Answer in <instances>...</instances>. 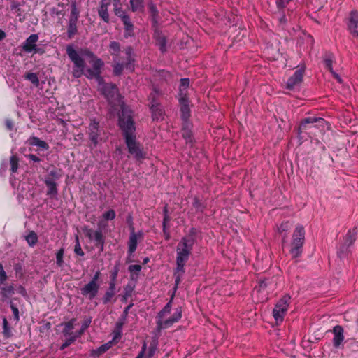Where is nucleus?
I'll use <instances>...</instances> for the list:
<instances>
[{
    "instance_id": "nucleus-41",
    "label": "nucleus",
    "mask_w": 358,
    "mask_h": 358,
    "mask_svg": "<svg viewBox=\"0 0 358 358\" xmlns=\"http://www.w3.org/2000/svg\"><path fill=\"white\" fill-rule=\"evenodd\" d=\"M114 344L113 341H110L108 343L102 345L97 349V352L99 354H102L109 350L113 345Z\"/></svg>"
},
{
    "instance_id": "nucleus-20",
    "label": "nucleus",
    "mask_w": 358,
    "mask_h": 358,
    "mask_svg": "<svg viewBox=\"0 0 358 358\" xmlns=\"http://www.w3.org/2000/svg\"><path fill=\"white\" fill-rule=\"evenodd\" d=\"M333 332L334 334L333 338L334 346L335 348H338L344 340L343 329L341 326L337 325L334 327Z\"/></svg>"
},
{
    "instance_id": "nucleus-42",
    "label": "nucleus",
    "mask_w": 358,
    "mask_h": 358,
    "mask_svg": "<svg viewBox=\"0 0 358 358\" xmlns=\"http://www.w3.org/2000/svg\"><path fill=\"white\" fill-rule=\"evenodd\" d=\"M333 58V55H329L324 60L326 68L329 70L330 72H333L334 71L332 68Z\"/></svg>"
},
{
    "instance_id": "nucleus-11",
    "label": "nucleus",
    "mask_w": 358,
    "mask_h": 358,
    "mask_svg": "<svg viewBox=\"0 0 358 358\" xmlns=\"http://www.w3.org/2000/svg\"><path fill=\"white\" fill-rule=\"evenodd\" d=\"M290 297L285 296L276 303L273 310V315L277 323L282 322L287 311Z\"/></svg>"
},
{
    "instance_id": "nucleus-39",
    "label": "nucleus",
    "mask_w": 358,
    "mask_h": 358,
    "mask_svg": "<svg viewBox=\"0 0 358 358\" xmlns=\"http://www.w3.org/2000/svg\"><path fill=\"white\" fill-rule=\"evenodd\" d=\"M37 240V235L34 232H31L29 235L26 236V241L28 243V244L31 246L34 245L36 243Z\"/></svg>"
},
{
    "instance_id": "nucleus-15",
    "label": "nucleus",
    "mask_w": 358,
    "mask_h": 358,
    "mask_svg": "<svg viewBox=\"0 0 358 358\" xmlns=\"http://www.w3.org/2000/svg\"><path fill=\"white\" fill-rule=\"evenodd\" d=\"M348 27L350 33L358 38V12L356 10L350 13Z\"/></svg>"
},
{
    "instance_id": "nucleus-33",
    "label": "nucleus",
    "mask_w": 358,
    "mask_h": 358,
    "mask_svg": "<svg viewBox=\"0 0 358 358\" xmlns=\"http://www.w3.org/2000/svg\"><path fill=\"white\" fill-rule=\"evenodd\" d=\"M130 4L134 12L140 11L143 8V0H130Z\"/></svg>"
},
{
    "instance_id": "nucleus-21",
    "label": "nucleus",
    "mask_w": 358,
    "mask_h": 358,
    "mask_svg": "<svg viewBox=\"0 0 358 358\" xmlns=\"http://www.w3.org/2000/svg\"><path fill=\"white\" fill-rule=\"evenodd\" d=\"M317 122L320 123V125H323L324 124L325 121L322 118H317V117H306V118L303 119L301 122L300 129H306V127H307V124H311V126L310 127L312 128V127H315L314 124L317 123Z\"/></svg>"
},
{
    "instance_id": "nucleus-28",
    "label": "nucleus",
    "mask_w": 358,
    "mask_h": 358,
    "mask_svg": "<svg viewBox=\"0 0 358 358\" xmlns=\"http://www.w3.org/2000/svg\"><path fill=\"white\" fill-rule=\"evenodd\" d=\"M356 234L357 231L355 229L348 231V233L346 234L345 237V245L346 246L348 247L354 243L356 238Z\"/></svg>"
},
{
    "instance_id": "nucleus-2",
    "label": "nucleus",
    "mask_w": 358,
    "mask_h": 358,
    "mask_svg": "<svg viewBox=\"0 0 358 358\" xmlns=\"http://www.w3.org/2000/svg\"><path fill=\"white\" fill-rule=\"evenodd\" d=\"M127 110H123V114L119 117V125L123 131L125 143L129 152L134 155L137 160L143 159L145 155L136 141L135 135V126L131 115H129Z\"/></svg>"
},
{
    "instance_id": "nucleus-18",
    "label": "nucleus",
    "mask_w": 358,
    "mask_h": 358,
    "mask_svg": "<svg viewBox=\"0 0 358 358\" xmlns=\"http://www.w3.org/2000/svg\"><path fill=\"white\" fill-rule=\"evenodd\" d=\"M178 100L180 105L181 117L183 123L188 122L187 120L190 116L188 99L179 98Z\"/></svg>"
},
{
    "instance_id": "nucleus-16",
    "label": "nucleus",
    "mask_w": 358,
    "mask_h": 358,
    "mask_svg": "<svg viewBox=\"0 0 358 358\" xmlns=\"http://www.w3.org/2000/svg\"><path fill=\"white\" fill-rule=\"evenodd\" d=\"M113 0H101L98 13L99 17L105 22H109L108 8L112 5Z\"/></svg>"
},
{
    "instance_id": "nucleus-40",
    "label": "nucleus",
    "mask_w": 358,
    "mask_h": 358,
    "mask_svg": "<svg viewBox=\"0 0 358 358\" xmlns=\"http://www.w3.org/2000/svg\"><path fill=\"white\" fill-rule=\"evenodd\" d=\"M350 356L352 358H358V342H353L350 345Z\"/></svg>"
},
{
    "instance_id": "nucleus-47",
    "label": "nucleus",
    "mask_w": 358,
    "mask_h": 358,
    "mask_svg": "<svg viewBox=\"0 0 358 358\" xmlns=\"http://www.w3.org/2000/svg\"><path fill=\"white\" fill-rule=\"evenodd\" d=\"M64 249H60L57 255H56V259H57V264L59 266H62L63 264V257H64Z\"/></svg>"
},
{
    "instance_id": "nucleus-19",
    "label": "nucleus",
    "mask_w": 358,
    "mask_h": 358,
    "mask_svg": "<svg viewBox=\"0 0 358 358\" xmlns=\"http://www.w3.org/2000/svg\"><path fill=\"white\" fill-rule=\"evenodd\" d=\"M141 236H142V233L141 231H139L138 233H135L134 229H132V231L129 236V242H128V246H129L128 252H129V255H132L135 252V250L137 248L138 238L141 237Z\"/></svg>"
},
{
    "instance_id": "nucleus-7",
    "label": "nucleus",
    "mask_w": 358,
    "mask_h": 358,
    "mask_svg": "<svg viewBox=\"0 0 358 358\" xmlns=\"http://www.w3.org/2000/svg\"><path fill=\"white\" fill-rule=\"evenodd\" d=\"M305 230L303 226H296L292 236L290 253L293 257H297L302 252V247L304 243Z\"/></svg>"
},
{
    "instance_id": "nucleus-55",
    "label": "nucleus",
    "mask_w": 358,
    "mask_h": 358,
    "mask_svg": "<svg viewBox=\"0 0 358 358\" xmlns=\"http://www.w3.org/2000/svg\"><path fill=\"white\" fill-rule=\"evenodd\" d=\"M182 274L183 273H182L181 272H177V268L176 269V273H175V276H176V278H175L176 288L178 287V285L180 282L181 276H182Z\"/></svg>"
},
{
    "instance_id": "nucleus-61",
    "label": "nucleus",
    "mask_w": 358,
    "mask_h": 358,
    "mask_svg": "<svg viewBox=\"0 0 358 358\" xmlns=\"http://www.w3.org/2000/svg\"><path fill=\"white\" fill-rule=\"evenodd\" d=\"M29 158L31 161H34V162H38L40 161V159L37 156H36L34 155H29Z\"/></svg>"
},
{
    "instance_id": "nucleus-44",
    "label": "nucleus",
    "mask_w": 358,
    "mask_h": 358,
    "mask_svg": "<svg viewBox=\"0 0 358 358\" xmlns=\"http://www.w3.org/2000/svg\"><path fill=\"white\" fill-rule=\"evenodd\" d=\"M115 212L113 210H109L102 215L103 220H113L115 217Z\"/></svg>"
},
{
    "instance_id": "nucleus-64",
    "label": "nucleus",
    "mask_w": 358,
    "mask_h": 358,
    "mask_svg": "<svg viewBox=\"0 0 358 358\" xmlns=\"http://www.w3.org/2000/svg\"><path fill=\"white\" fill-rule=\"evenodd\" d=\"M6 127L9 129H13V122L12 121L10 120H6Z\"/></svg>"
},
{
    "instance_id": "nucleus-24",
    "label": "nucleus",
    "mask_w": 358,
    "mask_h": 358,
    "mask_svg": "<svg viewBox=\"0 0 358 358\" xmlns=\"http://www.w3.org/2000/svg\"><path fill=\"white\" fill-rule=\"evenodd\" d=\"M29 143L32 146H37L42 150H48L49 148L46 142L36 136L31 137L29 139Z\"/></svg>"
},
{
    "instance_id": "nucleus-14",
    "label": "nucleus",
    "mask_w": 358,
    "mask_h": 358,
    "mask_svg": "<svg viewBox=\"0 0 358 358\" xmlns=\"http://www.w3.org/2000/svg\"><path fill=\"white\" fill-rule=\"evenodd\" d=\"M101 130L99 129V122L95 120L91 121L89 125V136L90 141L92 142L94 146L101 141L100 138Z\"/></svg>"
},
{
    "instance_id": "nucleus-45",
    "label": "nucleus",
    "mask_w": 358,
    "mask_h": 358,
    "mask_svg": "<svg viewBox=\"0 0 358 358\" xmlns=\"http://www.w3.org/2000/svg\"><path fill=\"white\" fill-rule=\"evenodd\" d=\"M114 10L116 15L122 17V15H125V13L122 10L120 7H118V1L113 0Z\"/></svg>"
},
{
    "instance_id": "nucleus-29",
    "label": "nucleus",
    "mask_w": 358,
    "mask_h": 358,
    "mask_svg": "<svg viewBox=\"0 0 358 358\" xmlns=\"http://www.w3.org/2000/svg\"><path fill=\"white\" fill-rule=\"evenodd\" d=\"M74 321L75 320H71L64 324V329L63 330V334L64 336H74L76 334L71 333V331L74 328Z\"/></svg>"
},
{
    "instance_id": "nucleus-36",
    "label": "nucleus",
    "mask_w": 358,
    "mask_h": 358,
    "mask_svg": "<svg viewBox=\"0 0 358 358\" xmlns=\"http://www.w3.org/2000/svg\"><path fill=\"white\" fill-rule=\"evenodd\" d=\"M66 341L65 342L61 345L60 349L64 350L66 348H67L69 345L72 344L76 339L79 337V335H77L76 334L74 336H66Z\"/></svg>"
},
{
    "instance_id": "nucleus-49",
    "label": "nucleus",
    "mask_w": 358,
    "mask_h": 358,
    "mask_svg": "<svg viewBox=\"0 0 358 358\" xmlns=\"http://www.w3.org/2000/svg\"><path fill=\"white\" fill-rule=\"evenodd\" d=\"M292 0H275V4L278 9H283Z\"/></svg>"
},
{
    "instance_id": "nucleus-32",
    "label": "nucleus",
    "mask_w": 358,
    "mask_h": 358,
    "mask_svg": "<svg viewBox=\"0 0 358 358\" xmlns=\"http://www.w3.org/2000/svg\"><path fill=\"white\" fill-rule=\"evenodd\" d=\"M77 22L69 20V26H68V36L69 38H72L77 32Z\"/></svg>"
},
{
    "instance_id": "nucleus-46",
    "label": "nucleus",
    "mask_w": 358,
    "mask_h": 358,
    "mask_svg": "<svg viewBox=\"0 0 358 358\" xmlns=\"http://www.w3.org/2000/svg\"><path fill=\"white\" fill-rule=\"evenodd\" d=\"M74 252L78 255H80V256L84 255V252H83V250L81 248L78 236H76V245H75V248H74Z\"/></svg>"
},
{
    "instance_id": "nucleus-5",
    "label": "nucleus",
    "mask_w": 358,
    "mask_h": 358,
    "mask_svg": "<svg viewBox=\"0 0 358 358\" xmlns=\"http://www.w3.org/2000/svg\"><path fill=\"white\" fill-rule=\"evenodd\" d=\"M125 57H113V72L116 76L122 73L125 68L130 71L134 70V54L131 47H127L122 52Z\"/></svg>"
},
{
    "instance_id": "nucleus-27",
    "label": "nucleus",
    "mask_w": 358,
    "mask_h": 358,
    "mask_svg": "<svg viewBox=\"0 0 358 358\" xmlns=\"http://www.w3.org/2000/svg\"><path fill=\"white\" fill-rule=\"evenodd\" d=\"M114 295H115V283L111 282L110 284L108 290L106 292V294L103 296V303H108L111 300V299L114 296Z\"/></svg>"
},
{
    "instance_id": "nucleus-6",
    "label": "nucleus",
    "mask_w": 358,
    "mask_h": 358,
    "mask_svg": "<svg viewBox=\"0 0 358 358\" xmlns=\"http://www.w3.org/2000/svg\"><path fill=\"white\" fill-rule=\"evenodd\" d=\"M105 85H112L114 87L115 92H112V90L106 87L105 92L102 90H99L106 98L109 103L111 105L112 107V111L111 113H113L114 111H117L119 110H121V114L122 115L123 114V110H127L128 111V115H131V110L124 105L122 97L120 96L117 87L112 84V83H105Z\"/></svg>"
},
{
    "instance_id": "nucleus-63",
    "label": "nucleus",
    "mask_w": 358,
    "mask_h": 358,
    "mask_svg": "<svg viewBox=\"0 0 358 358\" xmlns=\"http://www.w3.org/2000/svg\"><path fill=\"white\" fill-rule=\"evenodd\" d=\"M131 306H128L124 310V313L122 314V315L121 317H124V318H127V314H128V311L130 308Z\"/></svg>"
},
{
    "instance_id": "nucleus-10",
    "label": "nucleus",
    "mask_w": 358,
    "mask_h": 358,
    "mask_svg": "<svg viewBox=\"0 0 358 358\" xmlns=\"http://www.w3.org/2000/svg\"><path fill=\"white\" fill-rule=\"evenodd\" d=\"M60 174L55 170H52L45 176L44 182L47 186V195L51 197H56L58 194L57 180L60 178Z\"/></svg>"
},
{
    "instance_id": "nucleus-1",
    "label": "nucleus",
    "mask_w": 358,
    "mask_h": 358,
    "mask_svg": "<svg viewBox=\"0 0 358 358\" xmlns=\"http://www.w3.org/2000/svg\"><path fill=\"white\" fill-rule=\"evenodd\" d=\"M66 53L73 63V76L80 78L84 74L87 78H94L98 83V90L105 92L106 87L115 92L112 85H105L103 78L101 76V70L104 62L98 58L92 52L85 49L80 53L76 51L72 45H68Z\"/></svg>"
},
{
    "instance_id": "nucleus-13",
    "label": "nucleus",
    "mask_w": 358,
    "mask_h": 358,
    "mask_svg": "<svg viewBox=\"0 0 358 358\" xmlns=\"http://www.w3.org/2000/svg\"><path fill=\"white\" fill-rule=\"evenodd\" d=\"M100 288V283H96L90 281L83 287L81 288L80 292L82 295L87 296L90 300L95 298Z\"/></svg>"
},
{
    "instance_id": "nucleus-23",
    "label": "nucleus",
    "mask_w": 358,
    "mask_h": 358,
    "mask_svg": "<svg viewBox=\"0 0 358 358\" xmlns=\"http://www.w3.org/2000/svg\"><path fill=\"white\" fill-rule=\"evenodd\" d=\"M189 85V80L188 78H182L179 87V98L187 99V89Z\"/></svg>"
},
{
    "instance_id": "nucleus-3",
    "label": "nucleus",
    "mask_w": 358,
    "mask_h": 358,
    "mask_svg": "<svg viewBox=\"0 0 358 358\" xmlns=\"http://www.w3.org/2000/svg\"><path fill=\"white\" fill-rule=\"evenodd\" d=\"M173 299V295L156 317L157 330L158 331L171 327L182 317V308L180 307L171 308Z\"/></svg>"
},
{
    "instance_id": "nucleus-9",
    "label": "nucleus",
    "mask_w": 358,
    "mask_h": 358,
    "mask_svg": "<svg viewBox=\"0 0 358 358\" xmlns=\"http://www.w3.org/2000/svg\"><path fill=\"white\" fill-rule=\"evenodd\" d=\"M159 95V92L156 89L150 94L148 99L150 101V109L152 113L153 120H162L164 116V110L157 101V97Z\"/></svg>"
},
{
    "instance_id": "nucleus-26",
    "label": "nucleus",
    "mask_w": 358,
    "mask_h": 358,
    "mask_svg": "<svg viewBox=\"0 0 358 358\" xmlns=\"http://www.w3.org/2000/svg\"><path fill=\"white\" fill-rule=\"evenodd\" d=\"M109 48H110V54L113 56V57H120V45L119 43L116 42V41H112L110 43V45H109Z\"/></svg>"
},
{
    "instance_id": "nucleus-57",
    "label": "nucleus",
    "mask_w": 358,
    "mask_h": 358,
    "mask_svg": "<svg viewBox=\"0 0 358 358\" xmlns=\"http://www.w3.org/2000/svg\"><path fill=\"white\" fill-rule=\"evenodd\" d=\"M146 349H147V345L145 343H144L141 348V352H139V354L138 355V356L136 358H143Z\"/></svg>"
},
{
    "instance_id": "nucleus-62",
    "label": "nucleus",
    "mask_w": 358,
    "mask_h": 358,
    "mask_svg": "<svg viewBox=\"0 0 358 358\" xmlns=\"http://www.w3.org/2000/svg\"><path fill=\"white\" fill-rule=\"evenodd\" d=\"M194 206L196 208V209H201V203H199V201H198L197 199H194V202L193 203Z\"/></svg>"
},
{
    "instance_id": "nucleus-35",
    "label": "nucleus",
    "mask_w": 358,
    "mask_h": 358,
    "mask_svg": "<svg viewBox=\"0 0 358 358\" xmlns=\"http://www.w3.org/2000/svg\"><path fill=\"white\" fill-rule=\"evenodd\" d=\"M24 78L29 80L32 84H34L35 86H38L39 85V80L38 78L35 73H27Z\"/></svg>"
},
{
    "instance_id": "nucleus-25",
    "label": "nucleus",
    "mask_w": 358,
    "mask_h": 358,
    "mask_svg": "<svg viewBox=\"0 0 358 358\" xmlns=\"http://www.w3.org/2000/svg\"><path fill=\"white\" fill-rule=\"evenodd\" d=\"M122 20L124 24L126 34L125 36L127 37L131 35V32L133 31V24L130 21V19L128 15H122Z\"/></svg>"
},
{
    "instance_id": "nucleus-43",
    "label": "nucleus",
    "mask_w": 358,
    "mask_h": 358,
    "mask_svg": "<svg viewBox=\"0 0 358 358\" xmlns=\"http://www.w3.org/2000/svg\"><path fill=\"white\" fill-rule=\"evenodd\" d=\"M291 228V224L289 222H285L281 223L279 226H278V231L280 234H282L284 232L287 231Z\"/></svg>"
},
{
    "instance_id": "nucleus-50",
    "label": "nucleus",
    "mask_w": 358,
    "mask_h": 358,
    "mask_svg": "<svg viewBox=\"0 0 358 358\" xmlns=\"http://www.w3.org/2000/svg\"><path fill=\"white\" fill-rule=\"evenodd\" d=\"M7 279L6 273L1 264H0V285L3 284Z\"/></svg>"
},
{
    "instance_id": "nucleus-59",
    "label": "nucleus",
    "mask_w": 358,
    "mask_h": 358,
    "mask_svg": "<svg viewBox=\"0 0 358 358\" xmlns=\"http://www.w3.org/2000/svg\"><path fill=\"white\" fill-rule=\"evenodd\" d=\"M331 73L339 83H342V78L338 73H336L334 71H333V72Z\"/></svg>"
},
{
    "instance_id": "nucleus-12",
    "label": "nucleus",
    "mask_w": 358,
    "mask_h": 358,
    "mask_svg": "<svg viewBox=\"0 0 358 358\" xmlns=\"http://www.w3.org/2000/svg\"><path fill=\"white\" fill-rule=\"evenodd\" d=\"M85 235L90 240L94 241L96 246L99 247L101 252L104 249V238L101 230H94L92 229L86 228L85 229Z\"/></svg>"
},
{
    "instance_id": "nucleus-38",
    "label": "nucleus",
    "mask_w": 358,
    "mask_h": 358,
    "mask_svg": "<svg viewBox=\"0 0 358 358\" xmlns=\"http://www.w3.org/2000/svg\"><path fill=\"white\" fill-rule=\"evenodd\" d=\"M3 334L5 337H9L11 335V329L9 327L7 320L4 317L3 319Z\"/></svg>"
},
{
    "instance_id": "nucleus-52",
    "label": "nucleus",
    "mask_w": 358,
    "mask_h": 358,
    "mask_svg": "<svg viewBox=\"0 0 358 358\" xmlns=\"http://www.w3.org/2000/svg\"><path fill=\"white\" fill-rule=\"evenodd\" d=\"M141 270V266L138 264H133L129 266V271L131 273H138Z\"/></svg>"
},
{
    "instance_id": "nucleus-58",
    "label": "nucleus",
    "mask_w": 358,
    "mask_h": 358,
    "mask_svg": "<svg viewBox=\"0 0 358 358\" xmlns=\"http://www.w3.org/2000/svg\"><path fill=\"white\" fill-rule=\"evenodd\" d=\"M99 277H100V272L99 271H96L95 273V274L94 275L92 279L90 281L96 282V283H99Z\"/></svg>"
},
{
    "instance_id": "nucleus-53",
    "label": "nucleus",
    "mask_w": 358,
    "mask_h": 358,
    "mask_svg": "<svg viewBox=\"0 0 358 358\" xmlns=\"http://www.w3.org/2000/svg\"><path fill=\"white\" fill-rule=\"evenodd\" d=\"M90 322V320H85L82 325L81 329L78 333H76V334L79 335L80 336L83 333V331L89 327Z\"/></svg>"
},
{
    "instance_id": "nucleus-17",
    "label": "nucleus",
    "mask_w": 358,
    "mask_h": 358,
    "mask_svg": "<svg viewBox=\"0 0 358 358\" xmlns=\"http://www.w3.org/2000/svg\"><path fill=\"white\" fill-rule=\"evenodd\" d=\"M303 76V71L301 69L296 70L294 75L291 76L287 82V88L292 90L294 87L299 86Z\"/></svg>"
},
{
    "instance_id": "nucleus-37",
    "label": "nucleus",
    "mask_w": 358,
    "mask_h": 358,
    "mask_svg": "<svg viewBox=\"0 0 358 358\" xmlns=\"http://www.w3.org/2000/svg\"><path fill=\"white\" fill-rule=\"evenodd\" d=\"M10 171L15 173L18 169V159L16 156L13 155L10 158Z\"/></svg>"
},
{
    "instance_id": "nucleus-31",
    "label": "nucleus",
    "mask_w": 358,
    "mask_h": 358,
    "mask_svg": "<svg viewBox=\"0 0 358 358\" xmlns=\"http://www.w3.org/2000/svg\"><path fill=\"white\" fill-rule=\"evenodd\" d=\"M157 343L153 341L150 343L148 352L145 351L143 358H152L157 350Z\"/></svg>"
},
{
    "instance_id": "nucleus-30",
    "label": "nucleus",
    "mask_w": 358,
    "mask_h": 358,
    "mask_svg": "<svg viewBox=\"0 0 358 358\" xmlns=\"http://www.w3.org/2000/svg\"><path fill=\"white\" fill-rule=\"evenodd\" d=\"M155 38L156 39V42L157 45H159L162 52L166 50V38L164 36L159 34V33H156L155 35Z\"/></svg>"
},
{
    "instance_id": "nucleus-51",
    "label": "nucleus",
    "mask_w": 358,
    "mask_h": 358,
    "mask_svg": "<svg viewBox=\"0 0 358 358\" xmlns=\"http://www.w3.org/2000/svg\"><path fill=\"white\" fill-rule=\"evenodd\" d=\"M266 287V281H262L259 283V287H256L253 291V295L255 294V293L260 292L262 290H264V289Z\"/></svg>"
},
{
    "instance_id": "nucleus-54",
    "label": "nucleus",
    "mask_w": 358,
    "mask_h": 358,
    "mask_svg": "<svg viewBox=\"0 0 358 358\" xmlns=\"http://www.w3.org/2000/svg\"><path fill=\"white\" fill-rule=\"evenodd\" d=\"M126 318L121 317L116 322L115 327L117 328V329L122 330V327L124 324Z\"/></svg>"
},
{
    "instance_id": "nucleus-34",
    "label": "nucleus",
    "mask_w": 358,
    "mask_h": 358,
    "mask_svg": "<svg viewBox=\"0 0 358 358\" xmlns=\"http://www.w3.org/2000/svg\"><path fill=\"white\" fill-rule=\"evenodd\" d=\"M78 16H79V11L77 8L76 2L74 1L71 3V16H70L69 20L77 22Z\"/></svg>"
},
{
    "instance_id": "nucleus-8",
    "label": "nucleus",
    "mask_w": 358,
    "mask_h": 358,
    "mask_svg": "<svg viewBox=\"0 0 358 358\" xmlns=\"http://www.w3.org/2000/svg\"><path fill=\"white\" fill-rule=\"evenodd\" d=\"M38 36L36 34H31L22 44L21 48L24 53L43 55L45 53V48L37 44Z\"/></svg>"
},
{
    "instance_id": "nucleus-60",
    "label": "nucleus",
    "mask_w": 358,
    "mask_h": 358,
    "mask_svg": "<svg viewBox=\"0 0 358 358\" xmlns=\"http://www.w3.org/2000/svg\"><path fill=\"white\" fill-rule=\"evenodd\" d=\"M149 8H150V12L152 13L153 16H155L157 13V8L155 6H153L152 4L150 5Z\"/></svg>"
},
{
    "instance_id": "nucleus-4",
    "label": "nucleus",
    "mask_w": 358,
    "mask_h": 358,
    "mask_svg": "<svg viewBox=\"0 0 358 358\" xmlns=\"http://www.w3.org/2000/svg\"><path fill=\"white\" fill-rule=\"evenodd\" d=\"M195 234L194 229H192L188 236L181 238L176 248V266L177 272L184 273V266L188 261L192 252L193 245L194 244V235Z\"/></svg>"
},
{
    "instance_id": "nucleus-22",
    "label": "nucleus",
    "mask_w": 358,
    "mask_h": 358,
    "mask_svg": "<svg viewBox=\"0 0 358 358\" xmlns=\"http://www.w3.org/2000/svg\"><path fill=\"white\" fill-rule=\"evenodd\" d=\"M182 135L186 141V143L192 142V134L191 131V124L189 122L183 123Z\"/></svg>"
},
{
    "instance_id": "nucleus-48",
    "label": "nucleus",
    "mask_w": 358,
    "mask_h": 358,
    "mask_svg": "<svg viewBox=\"0 0 358 358\" xmlns=\"http://www.w3.org/2000/svg\"><path fill=\"white\" fill-rule=\"evenodd\" d=\"M122 336V330L117 329V328H115L113 331V338L111 341H113L114 343H117L118 341L120 339Z\"/></svg>"
},
{
    "instance_id": "nucleus-56",
    "label": "nucleus",
    "mask_w": 358,
    "mask_h": 358,
    "mask_svg": "<svg viewBox=\"0 0 358 358\" xmlns=\"http://www.w3.org/2000/svg\"><path fill=\"white\" fill-rule=\"evenodd\" d=\"M10 308H11V310H12V312L13 313V315H14V317H15V320L16 321H18L19 320V311H18V309L17 307H15L14 305H11L10 306Z\"/></svg>"
}]
</instances>
